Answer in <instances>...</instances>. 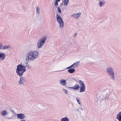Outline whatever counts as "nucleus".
<instances>
[{
    "instance_id": "f257e3e1",
    "label": "nucleus",
    "mask_w": 121,
    "mask_h": 121,
    "mask_svg": "<svg viewBox=\"0 0 121 121\" xmlns=\"http://www.w3.org/2000/svg\"><path fill=\"white\" fill-rule=\"evenodd\" d=\"M38 55L39 52L38 51H30L26 54V60L33 61L38 57Z\"/></svg>"
},
{
    "instance_id": "f03ea898",
    "label": "nucleus",
    "mask_w": 121,
    "mask_h": 121,
    "mask_svg": "<svg viewBox=\"0 0 121 121\" xmlns=\"http://www.w3.org/2000/svg\"><path fill=\"white\" fill-rule=\"evenodd\" d=\"M26 65H25L19 64L17 66L16 73L18 76H22L24 73L26 71V67H27L28 69L30 68V66L29 65L28 62H27Z\"/></svg>"
},
{
    "instance_id": "7ed1b4c3",
    "label": "nucleus",
    "mask_w": 121,
    "mask_h": 121,
    "mask_svg": "<svg viewBox=\"0 0 121 121\" xmlns=\"http://www.w3.org/2000/svg\"><path fill=\"white\" fill-rule=\"evenodd\" d=\"M106 73L113 80H115V76L113 69L111 67H108L106 69Z\"/></svg>"
},
{
    "instance_id": "20e7f679",
    "label": "nucleus",
    "mask_w": 121,
    "mask_h": 121,
    "mask_svg": "<svg viewBox=\"0 0 121 121\" xmlns=\"http://www.w3.org/2000/svg\"><path fill=\"white\" fill-rule=\"evenodd\" d=\"M20 80L19 81V83L20 84L24 85V83L25 82V78L22 76H20Z\"/></svg>"
},
{
    "instance_id": "39448f33",
    "label": "nucleus",
    "mask_w": 121,
    "mask_h": 121,
    "mask_svg": "<svg viewBox=\"0 0 121 121\" xmlns=\"http://www.w3.org/2000/svg\"><path fill=\"white\" fill-rule=\"evenodd\" d=\"M47 39V37L46 36H44L41 38L39 40L44 43L46 41Z\"/></svg>"
},
{
    "instance_id": "423d86ee",
    "label": "nucleus",
    "mask_w": 121,
    "mask_h": 121,
    "mask_svg": "<svg viewBox=\"0 0 121 121\" xmlns=\"http://www.w3.org/2000/svg\"><path fill=\"white\" fill-rule=\"evenodd\" d=\"M6 56L5 54L4 53L0 52V60H3L5 58Z\"/></svg>"
},
{
    "instance_id": "0eeeda50",
    "label": "nucleus",
    "mask_w": 121,
    "mask_h": 121,
    "mask_svg": "<svg viewBox=\"0 0 121 121\" xmlns=\"http://www.w3.org/2000/svg\"><path fill=\"white\" fill-rule=\"evenodd\" d=\"M17 118L21 119H24L25 117V116L24 114L22 113L17 114Z\"/></svg>"
},
{
    "instance_id": "6e6552de",
    "label": "nucleus",
    "mask_w": 121,
    "mask_h": 121,
    "mask_svg": "<svg viewBox=\"0 0 121 121\" xmlns=\"http://www.w3.org/2000/svg\"><path fill=\"white\" fill-rule=\"evenodd\" d=\"M81 15V13L74 14L71 15V17H73V18L76 19H78Z\"/></svg>"
},
{
    "instance_id": "1a4fd4ad",
    "label": "nucleus",
    "mask_w": 121,
    "mask_h": 121,
    "mask_svg": "<svg viewBox=\"0 0 121 121\" xmlns=\"http://www.w3.org/2000/svg\"><path fill=\"white\" fill-rule=\"evenodd\" d=\"M80 87V86L79 85L76 84L74 86L72 87H68L69 88L74 89L75 91L78 90Z\"/></svg>"
},
{
    "instance_id": "9d476101",
    "label": "nucleus",
    "mask_w": 121,
    "mask_h": 121,
    "mask_svg": "<svg viewBox=\"0 0 121 121\" xmlns=\"http://www.w3.org/2000/svg\"><path fill=\"white\" fill-rule=\"evenodd\" d=\"M44 43L38 40L37 43V47L38 48H41L43 46Z\"/></svg>"
},
{
    "instance_id": "9b49d317",
    "label": "nucleus",
    "mask_w": 121,
    "mask_h": 121,
    "mask_svg": "<svg viewBox=\"0 0 121 121\" xmlns=\"http://www.w3.org/2000/svg\"><path fill=\"white\" fill-rule=\"evenodd\" d=\"M99 5L100 7H101L104 5L105 1L104 0H99Z\"/></svg>"
},
{
    "instance_id": "f8f14e48",
    "label": "nucleus",
    "mask_w": 121,
    "mask_h": 121,
    "mask_svg": "<svg viewBox=\"0 0 121 121\" xmlns=\"http://www.w3.org/2000/svg\"><path fill=\"white\" fill-rule=\"evenodd\" d=\"M60 83L61 85L65 86L66 84V82L65 79H61L60 80Z\"/></svg>"
},
{
    "instance_id": "ddd939ff",
    "label": "nucleus",
    "mask_w": 121,
    "mask_h": 121,
    "mask_svg": "<svg viewBox=\"0 0 121 121\" xmlns=\"http://www.w3.org/2000/svg\"><path fill=\"white\" fill-rule=\"evenodd\" d=\"M56 20L57 22L63 21L62 18L59 15L57 14L56 16Z\"/></svg>"
},
{
    "instance_id": "4468645a",
    "label": "nucleus",
    "mask_w": 121,
    "mask_h": 121,
    "mask_svg": "<svg viewBox=\"0 0 121 121\" xmlns=\"http://www.w3.org/2000/svg\"><path fill=\"white\" fill-rule=\"evenodd\" d=\"M116 118L119 121H121V112H120L118 114H117Z\"/></svg>"
},
{
    "instance_id": "2eb2a0df",
    "label": "nucleus",
    "mask_w": 121,
    "mask_h": 121,
    "mask_svg": "<svg viewBox=\"0 0 121 121\" xmlns=\"http://www.w3.org/2000/svg\"><path fill=\"white\" fill-rule=\"evenodd\" d=\"M8 114L7 112L5 110L2 111L1 113V114L3 116H5Z\"/></svg>"
},
{
    "instance_id": "dca6fc26",
    "label": "nucleus",
    "mask_w": 121,
    "mask_h": 121,
    "mask_svg": "<svg viewBox=\"0 0 121 121\" xmlns=\"http://www.w3.org/2000/svg\"><path fill=\"white\" fill-rule=\"evenodd\" d=\"M85 89V86H80V92H82L84 91Z\"/></svg>"
},
{
    "instance_id": "f3484780",
    "label": "nucleus",
    "mask_w": 121,
    "mask_h": 121,
    "mask_svg": "<svg viewBox=\"0 0 121 121\" xmlns=\"http://www.w3.org/2000/svg\"><path fill=\"white\" fill-rule=\"evenodd\" d=\"M59 24L60 27L61 28H62L64 26V22L63 21H60L58 22Z\"/></svg>"
},
{
    "instance_id": "a211bd4d",
    "label": "nucleus",
    "mask_w": 121,
    "mask_h": 121,
    "mask_svg": "<svg viewBox=\"0 0 121 121\" xmlns=\"http://www.w3.org/2000/svg\"><path fill=\"white\" fill-rule=\"evenodd\" d=\"M78 82L80 84V86H85L82 81L81 80H79L78 81Z\"/></svg>"
},
{
    "instance_id": "6ab92c4d",
    "label": "nucleus",
    "mask_w": 121,
    "mask_h": 121,
    "mask_svg": "<svg viewBox=\"0 0 121 121\" xmlns=\"http://www.w3.org/2000/svg\"><path fill=\"white\" fill-rule=\"evenodd\" d=\"M75 71V69H69L68 71L70 73H73Z\"/></svg>"
},
{
    "instance_id": "aec40b11",
    "label": "nucleus",
    "mask_w": 121,
    "mask_h": 121,
    "mask_svg": "<svg viewBox=\"0 0 121 121\" xmlns=\"http://www.w3.org/2000/svg\"><path fill=\"white\" fill-rule=\"evenodd\" d=\"M79 63V61H77L73 64L75 67H76L78 66Z\"/></svg>"
},
{
    "instance_id": "412c9836",
    "label": "nucleus",
    "mask_w": 121,
    "mask_h": 121,
    "mask_svg": "<svg viewBox=\"0 0 121 121\" xmlns=\"http://www.w3.org/2000/svg\"><path fill=\"white\" fill-rule=\"evenodd\" d=\"M61 121H69V120L67 117H65L61 119Z\"/></svg>"
},
{
    "instance_id": "4be33fe9",
    "label": "nucleus",
    "mask_w": 121,
    "mask_h": 121,
    "mask_svg": "<svg viewBox=\"0 0 121 121\" xmlns=\"http://www.w3.org/2000/svg\"><path fill=\"white\" fill-rule=\"evenodd\" d=\"M10 47V45H9L8 46L5 45L3 47V48H2V49H7L9 48Z\"/></svg>"
},
{
    "instance_id": "5701e85b",
    "label": "nucleus",
    "mask_w": 121,
    "mask_h": 121,
    "mask_svg": "<svg viewBox=\"0 0 121 121\" xmlns=\"http://www.w3.org/2000/svg\"><path fill=\"white\" fill-rule=\"evenodd\" d=\"M36 11L37 13L38 14H39L40 10L39 6H38L36 7Z\"/></svg>"
},
{
    "instance_id": "b1692460",
    "label": "nucleus",
    "mask_w": 121,
    "mask_h": 121,
    "mask_svg": "<svg viewBox=\"0 0 121 121\" xmlns=\"http://www.w3.org/2000/svg\"><path fill=\"white\" fill-rule=\"evenodd\" d=\"M69 2V0H64V5H67Z\"/></svg>"
},
{
    "instance_id": "393cba45",
    "label": "nucleus",
    "mask_w": 121,
    "mask_h": 121,
    "mask_svg": "<svg viewBox=\"0 0 121 121\" xmlns=\"http://www.w3.org/2000/svg\"><path fill=\"white\" fill-rule=\"evenodd\" d=\"M76 100L77 101L78 103L80 104H81V102L80 100H79V98L78 97H77L76 98Z\"/></svg>"
},
{
    "instance_id": "a878e982",
    "label": "nucleus",
    "mask_w": 121,
    "mask_h": 121,
    "mask_svg": "<svg viewBox=\"0 0 121 121\" xmlns=\"http://www.w3.org/2000/svg\"><path fill=\"white\" fill-rule=\"evenodd\" d=\"M63 92L66 94H68V92L67 90L64 89H62Z\"/></svg>"
},
{
    "instance_id": "bb28decb",
    "label": "nucleus",
    "mask_w": 121,
    "mask_h": 121,
    "mask_svg": "<svg viewBox=\"0 0 121 121\" xmlns=\"http://www.w3.org/2000/svg\"><path fill=\"white\" fill-rule=\"evenodd\" d=\"M57 9L59 12L60 13H61V10L59 7H57Z\"/></svg>"
},
{
    "instance_id": "cd10ccee",
    "label": "nucleus",
    "mask_w": 121,
    "mask_h": 121,
    "mask_svg": "<svg viewBox=\"0 0 121 121\" xmlns=\"http://www.w3.org/2000/svg\"><path fill=\"white\" fill-rule=\"evenodd\" d=\"M3 47V45L2 44L0 43V49H2V48Z\"/></svg>"
},
{
    "instance_id": "c85d7f7f",
    "label": "nucleus",
    "mask_w": 121,
    "mask_h": 121,
    "mask_svg": "<svg viewBox=\"0 0 121 121\" xmlns=\"http://www.w3.org/2000/svg\"><path fill=\"white\" fill-rule=\"evenodd\" d=\"M58 2H57V1H56V2L55 3V5L56 6H57L58 5Z\"/></svg>"
},
{
    "instance_id": "c756f323",
    "label": "nucleus",
    "mask_w": 121,
    "mask_h": 121,
    "mask_svg": "<svg viewBox=\"0 0 121 121\" xmlns=\"http://www.w3.org/2000/svg\"><path fill=\"white\" fill-rule=\"evenodd\" d=\"M70 66L71 67V68L73 67V68H75L74 66V65H73V64L71 65Z\"/></svg>"
},
{
    "instance_id": "7c9ffc66",
    "label": "nucleus",
    "mask_w": 121,
    "mask_h": 121,
    "mask_svg": "<svg viewBox=\"0 0 121 121\" xmlns=\"http://www.w3.org/2000/svg\"><path fill=\"white\" fill-rule=\"evenodd\" d=\"M77 33H75L74 34L73 37H75L76 36V35H77Z\"/></svg>"
},
{
    "instance_id": "2f4dec72",
    "label": "nucleus",
    "mask_w": 121,
    "mask_h": 121,
    "mask_svg": "<svg viewBox=\"0 0 121 121\" xmlns=\"http://www.w3.org/2000/svg\"><path fill=\"white\" fill-rule=\"evenodd\" d=\"M71 68V67L70 66L69 67H67L66 69H70V68Z\"/></svg>"
},
{
    "instance_id": "473e14b6",
    "label": "nucleus",
    "mask_w": 121,
    "mask_h": 121,
    "mask_svg": "<svg viewBox=\"0 0 121 121\" xmlns=\"http://www.w3.org/2000/svg\"><path fill=\"white\" fill-rule=\"evenodd\" d=\"M60 0H56V1H57V2H59L60 1Z\"/></svg>"
},
{
    "instance_id": "72a5a7b5",
    "label": "nucleus",
    "mask_w": 121,
    "mask_h": 121,
    "mask_svg": "<svg viewBox=\"0 0 121 121\" xmlns=\"http://www.w3.org/2000/svg\"><path fill=\"white\" fill-rule=\"evenodd\" d=\"M21 121H26L25 120H23Z\"/></svg>"
},
{
    "instance_id": "f704fd0d",
    "label": "nucleus",
    "mask_w": 121,
    "mask_h": 121,
    "mask_svg": "<svg viewBox=\"0 0 121 121\" xmlns=\"http://www.w3.org/2000/svg\"><path fill=\"white\" fill-rule=\"evenodd\" d=\"M72 79H74V80H75V81H76V80L74 78H73Z\"/></svg>"
}]
</instances>
